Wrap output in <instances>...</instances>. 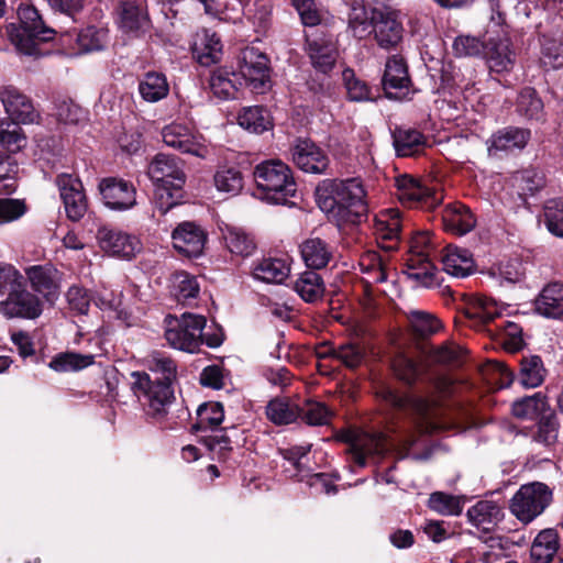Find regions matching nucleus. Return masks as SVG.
I'll return each mask as SVG.
<instances>
[{
  "instance_id": "obj_13",
  "label": "nucleus",
  "mask_w": 563,
  "mask_h": 563,
  "mask_svg": "<svg viewBox=\"0 0 563 563\" xmlns=\"http://www.w3.org/2000/svg\"><path fill=\"white\" fill-rule=\"evenodd\" d=\"M376 395L393 408L417 415L422 419H427L438 404L435 398H426L415 395H399L386 385H379L376 389Z\"/></svg>"
},
{
  "instance_id": "obj_54",
  "label": "nucleus",
  "mask_w": 563,
  "mask_h": 563,
  "mask_svg": "<svg viewBox=\"0 0 563 563\" xmlns=\"http://www.w3.org/2000/svg\"><path fill=\"white\" fill-rule=\"evenodd\" d=\"M25 274L35 291L44 295L45 297H49L56 292L57 286L52 277L49 268L35 265L26 268Z\"/></svg>"
},
{
  "instance_id": "obj_19",
  "label": "nucleus",
  "mask_w": 563,
  "mask_h": 563,
  "mask_svg": "<svg viewBox=\"0 0 563 563\" xmlns=\"http://www.w3.org/2000/svg\"><path fill=\"white\" fill-rule=\"evenodd\" d=\"M147 174L155 185H174V189H181L186 175L174 156L157 154L148 165Z\"/></svg>"
},
{
  "instance_id": "obj_52",
  "label": "nucleus",
  "mask_w": 563,
  "mask_h": 563,
  "mask_svg": "<svg viewBox=\"0 0 563 563\" xmlns=\"http://www.w3.org/2000/svg\"><path fill=\"white\" fill-rule=\"evenodd\" d=\"M363 272L366 275L365 282L367 284H380L388 279L390 268L388 263L378 254H368L361 262Z\"/></svg>"
},
{
  "instance_id": "obj_27",
  "label": "nucleus",
  "mask_w": 563,
  "mask_h": 563,
  "mask_svg": "<svg viewBox=\"0 0 563 563\" xmlns=\"http://www.w3.org/2000/svg\"><path fill=\"white\" fill-rule=\"evenodd\" d=\"M300 253L308 267L321 269L331 261L333 250L327 241L320 238H309L301 243Z\"/></svg>"
},
{
  "instance_id": "obj_31",
  "label": "nucleus",
  "mask_w": 563,
  "mask_h": 563,
  "mask_svg": "<svg viewBox=\"0 0 563 563\" xmlns=\"http://www.w3.org/2000/svg\"><path fill=\"white\" fill-rule=\"evenodd\" d=\"M18 121L0 119V146L9 154H16L27 145V136Z\"/></svg>"
},
{
  "instance_id": "obj_21",
  "label": "nucleus",
  "mask_w": 563,
  "mask_h": 563,
  "mask_svg": "<svg viewBox=\"0 0 563 563\" xmlns=\"http://www.w3.org/2000/svg\"><path fill=\"white\" fill-rule=\"evenodd\" d=\"M530 140V131L518 126H507L496 131L488 140V154L497 156L515 150H522Z\"/></svg>"
},
{
  "instance_id": "obj_4",
  "label": "nucleus",
  "mask_w": 563,
  "mask_h": 563,
  "mask_svg": "<svg viewBox=\"0 0 563 563\" xmlns=\"http://www.w3.org/2000/svg\"><path fill=\"white\" fill-rule=\"evenodd\" d=\"M165 321V338L170 346L189 353L198 351L207 323L203 316L183 313L180 318L167 316Z\"/></svg>"
},
{
  "instance_id": "obj_43",
  "label": "nucleus",
  "mask_w": 563,
  "mask_h": 563,
  "mask_svg": "<svg viewBox=\"0 0 563 563\" xmlns=\"http://www.w3.org/2000/svg\"><path fill=\"white\" fill-rule=\"evenodd\" d=\"M394 146L398 156H412L424 145V136L415 129H396L393 133Z\"/></svg>"
},
{
  "instance_id": "obj_26",
  "label": "nucleus",
  "mask_w": 563,
  "mask_h": 563,
  "mask_svg": "<svg viewBox=\"0 0 563 563\" xmlns=\"http://www.w3.org/2000/svg\"><path fill=\"white\" fill-rule=\"evenodd\" d=\"M443 271L455 277L468 276L474 271V260L466 249L449 245L442 255Z\"/></svg>"
},
{
  "instance_id": "obj_11",
  "label": "nucleus",
  "mask_w": 563,
  "mask_h": 563,
  "mask_svg": "<svg viewBox=\"0 0 563 563\" xmlns=\"http://www.w3.org/2000/svg\"><path fill=\"white\" fill-rule=\"evenodd\" d=\"M0 311L9 319H35L42 313V303L26 289L24 283L9 292L0 302Z\"/></svg>"
},
{
  "instance_id": "obj_1",
  "label": "nucleus",
  "mask_w": 563,
  "mask_h": 563,
  "mask_svg": "<svg viewBox=\"0 0 563 563\" xmlns=\"http://www.w3.org/2000/svg\"><path fill=\"white\" fill-rule=\"evenodd\" d=\"M365 196L357 178L324 179L317 187L320 208L342 223L358 224L367 217Z\"/></svg>"
},
{
  "instance_id": "obj_51",
  "label": "nucleus",
  "mask_w": 563,
  "mask_h": 563,
  "mask_svg": "<svg viewBox=\"0 0 563 563\" xmlns=\"http://www.w3.org/2000/svg\"><path fill=\"white\" fill-rule=\"evenodd\" d=\"M558 435L559 421L554 411H552L540 418L531 437L536 443L550 448L556 443Z\"/></svg>"
},
{
  "instance_id": "obj_18",
  "label": "nucleus",
  "mask_w": 563,
  "mask_h": 563,
  "mask_svg": "<svg viewBox=\"0 0 563 563\" xmlns=\"http://www.w3.org/2000/svg\"><path fill=\"white\" fill-rule=\"evenodd\" d=\"M410 78L405 60L399 56L387 59L383 76V88L389 99L401 100L409 93Z\"/></svg>"
},
{
  "instance_id": "obj_16",
  "label": "nucleus",
  "mask_w": 563,
  "mask_h": 563,
  "mask_svg": "<svg viewBox=\"0 0 563 563\" xmlns=\"http://www.w3.org/2000/svg\"><path fill=\"white\" fill-rule=\"evenodd\" d=\"M99 190L104 205L112 210H129L136 205V189L124 179L104 178L99 184Z\"/></svg>"
},
{
  "instance_id": "obj_45",
  "label": "nucleus",
  "mask_w": 563,
  "mask_h": 563,
  "mask_svg": "<svg viewBox=\"0 0 563 563\" xmlns=\"http://www.w3.org/2000/svg\"><path fill=\"white\" fill-rule=\"evenodd\" d=\"M541 60L553 69L563 67V32L542 36Z\"/></svg>"
},
{
  "instance_id": "obj_36",
  "label": "nucleus",
  "mask_w": 563,
  "mask_h": 563,
  "mask_svg": "<svg viewBox=\"0 0 563 563\" xmlns=\"http://www.w3.org/2000/svg\"><path fill=\"white\" fill-rule=\"evenodd\" d=\"M238 123L243 129L255 134H261L273 128L269 111L258 106L244 108L238 115Z\"/></svg>"
},
{
  "instance_id": "obj_40",
  "label": "nucleus",
  "mask_w": 563,
  "mask_h": 563,
  "mask_svg": "<svg viewBox=\"0 0 563 563\" xmlns=\"http://www.w3.org/2000/svg\"><path fill=\"white\" fill-rule=\"evenodd\" d=\"M559 548L558 533L552 529L541 531L534 539L530 555L533 563H550Z\"/></svg>"
},
{
  "instance_id": "obj_49",
  "label": "nucleus",
  "mask_w": 563,
  "mask_h": 563,
  "mask_svg": "<svg viewBox=\"0 0 563 563\" xmlns=\"http://www.w3.org/2000/svg\"><path fill=\"white\" fill-rule=\"evenodd\" d=\"M544 106L536 89L523 88L517 98V112L529 120H541L544 115Z\"/></svg>"
},
{
  "instance_id": "obj_62",
  "label": "nucleus",
  "mask_w": 563,
  "mask_h": 563,
  "mask_svg": "<svg viewBox=\"0 0 563 563\" xmlns=\"http://www.w3.org/2000/svg\"><path fill=\"white\" fill-rule=\"evenodd\" d=\"M544 221L548 230L555 236L563 238V200L551 199L544 206Z\"/></svg>"
},
{
  "instance_id": "obj_32",
  "label": "nucleus",
  "mask_w": 563,
  "mask_h": 563,
  "mask_svg": "<svg viewBox=\"0 0 563 563\" xmlns=\"http://www.w3.org/2000/svg\"><path fill=\"white\" fill-rule=\"evenodd\" d=\"M511 410L512 415L520 419L542 418L548 412L553 411L547 396L542 393H536L514 401Z\"/></svg>"
},
{
  "instance_id": "obj_55",
  "label": "nucleus",
  "mask_w": 563,
  "mask_h": 563,
  "mask_svg": "<svg viewBox=\"0 0 563 563\" xmlns=\"http://www.w3.org/2000/svg\"><path fill=\"white\" fill-rule=\"evenodd\" d=\"M520 364V382L525 387L534 388L542 384L545 369L540 356L523 357Z\"/></svg>"
},
{
  "instance_id": "obj_41",
  "label": "nucleus",
  "mask_w": 563,
  "mask_h": 563,
  "mask_svg": "<svg viewBox=\"0 0 563 563\" xmlns=\"http://www.w3.org/2000/svg\"><path fill=\"white\" fill-rule=\"evenodd\" d=\"M194 54L199 64L209 66L220 60L222 54V45L220 38L213 33L203 34L194 44Z\"/></svg>"
},
{
  "instance_id": "obj_9",
  "label": "nucleus",
  "mask_w": 563,
  "mask_h": 563,
  "mask_svg": "<svg viewBox=\"0 0 563 563\" xmlns=\"http://www.w3.org/2000/svg\"><path fill=\"white\" fill-rule=\"evenodd\" d=\"M0 101L9 120L22 124L38 123L40 112L32 100L13 85L0 86Z\"/></svg>"
},
{
  "instance_id": "obj_35",
  "label": "nucleus",
  "mask_w": 563,
  "mask_h": 563,
  "mask_svg": "<svg viewBox=\"0 0 563 563\" xmlns=\"http://www.w3.org/2000/svg\"><path fill=\"white\" fill-rule=\"evenodd\" d=\"M464 313L474 322V325H479L487 324L499 318L501 309L492 299L475 297L466 305Z\"/></svg>"
},
{
  "instance_id": "obj_17",
  "label": "nucleus",
  "mask_w": 563,
  "mask_h": 563,
  "mask_svg": "<svg viewBox=\"0 0 563 563\" xmlns=\"http://www.w3.org/2000/svg\"><path fill=\"white\" fill-rule=\"evenodd\" d=\"M162 137L164 143L181 153L206 157L208 147L200 137L192 134L189 128L180 123H170L163 128Z\"/></svg>"
},
{
  "instance_id": "obj_56",
  "label": "nucleus",
  "mask_w": 563,
  "mask_h": 563,
  "mask_svg": "<svg viewBox=\"0 0 563 563\" xmlns=\"http://www.w3.org/2000/svg\"><path fill=\"white\" fill-rule=\"evenodd\" d=\"M333 412L322 402L306 400L300 406L299 418L309 426H325L332 419Z\"/></svg>"
},
{
  "instance_id": "obj_64",
  "label": "nucleus",
  "mask_w": 563,
  "mask_h": 563,
  "mask_svg": "<svg viewBox=\"0 0 563 563\" xmlns=\"http://www.w3.org/2000/svg\"><path fill=\"white\" fill-rule=\"evenodd\" d=\"M173 294L178 301L196 298L199 294V285L194 276L179 273L174 278Z\"/></svg>"
},
{
  "instance_id": "obj_47",
  "label": "nucleus",
  "mask_w": 563,
  "mask_h": 563,
  "mask_svg": "<svg viewBox=\"0 0 563 563\" xmlns=\"http://www.w3.org/2000/svg\"><path fill=\"white\" fill-rule=\"evenodd\" d=\"M93 361L95 356L91 354L63 352L51 360L48 367L58 373L77 372L90 366Z\"/></svg>"
},
{
  "instance_id": "obj_20",
  "label": "nucleus",
  "mask_w": 563,
  "mask_h": 563,
  "mask_svg": "<svg viewBox=\"0 0 563 563\" xmlns=\"http://www.w3.org/2000/svg\"><path fill=\"white\" fill-rule=\"evenodd\" d=\"M97 239L106 253L122 258L133 257L141 249V243L135 236L109 228H100Z\"/></svg>"
},
{
  "instance_id": "obj_10",
  "label": "nucleus",
  "mask_w": 563,
  "mask_h": 563,
  "mask_svg": "<svg viewBox=\"0 0 563 563\" xmlns=\"http://www.w3.org/2000/svg\"><path fill=\"white\" fill-rule=\"evenodd\" d=\"M373 19V35L376 44L384 49L395 48L404 35V26L398 13L390 8L374 7Z\"/></svg>"
},
{
  "instance_id": "obj_46",
  "label": "nucleus",
  "mask_w": 563,
  "mask_h": 563,
  "mask_svg": "<svg viewBox=\"0 0 563 563\" xmlns=\"http://www.w3.org/2000/svg\"><path fill=\"white\" fill-rule=\"evenodd\" d=\"M253 274L265 283L279 284L287 278L289 266L280 258H264L255 265Z\"/></svg>"
},
{
  "instance_id": "obj_39",
  "label": "nucleus",
  "mask_w": 563,
  "mask_h": 563,
  "mask_svg": "<svg viewBox=\"0 0 563 563\" xmlns=\"http://www.w3.org/2000/svg\"><path fill=\"white\" fill-rule=\"evenodd\" d=\"M222 238L227 249L235 255L250 256L256 247L254 239L241 228L225 224Z\"/></svg>"
},
{
  "instance_id": "obj_61",
  "label": "nucleus",
  "mask_w": 563,
  "mask_h": 563,
  "mask_svg": "<svg viewBox=\"0 0 563 563\" xmlns=\"http://www.w3.org/2000/svg\"><path fill=\"white\" fill-rule=\"evenodd\" d=\"M147 367L151 372L161 374L162 382H174L177 375V365L170 357L159 353L153 352L147 357Z\"/></svg>"
},
{
  "instance_id": "obj_8",
  "label": "nucleus",
  "mask_w": 563,
  "mask_h": 563,
  "mask_svg": "<svg viewBox=\"0 0 563 563\" xmlns=\"http://www.w3.org/2000/svg\"><path fill=\"white\" fill-rule=\"evenodd\" d=\"M292 163L308 174H327L330 158L327 152L307 137H297L290 145Z\"/></svg>"
},
{
  "instance_id": "obj_30",
  "label": "nucleus",
  "mask_w": 563,
  "mask_h": 563,
  "mask_svg": "<svg viewBox=\"0 0 563 563\" xmlns=\"http://www.w3.org/2000/svg\"><path fill=\"white\" fill-rule=\"evenodd\" d=\"M536 310L547 318H560L563 314V285L545 286L536 300Z\"/></svg>"
},
{
  "instance_id": "obj_12",
  "label": "nucleus",
  "mask_w": 563,
  "mask_h": 563,
  "mask_svg": "<svg viewBox=\"0 0 563 563\" xmlns=\"http://www.w3.org/2000/svg\"><path fill=\"white\" fill-rule=\"evenodd\" d=\"M67 218L79 221L88 210V202L81 181L69 175H59L56 179Z\"/></svg>"
},
{
  "instance_id": "obj_44",
  "label": "nucleus",
  "mask_w": 563,
  "mask_h": 563,
  "mask_svg": "<svg viewBox=\"0 0 563 563\" xmlns=\"http://www.w3.org/2000/svg\"><path fill=\"white\" fill-rule=\"evenodd\" d=\"M374 8L354 5L349 14V31L358 40H363L373 34L374 30Z\"/></svg>"
},
{
  "instance_id": "obj_22",
  "label": "nucleus",
  "mask_w": 563,
  "mask_h": 563,
  "mask_svg": "<svg viewBox=\"0 0 563 563\" xmlns=\"http://www.w3.org/2000/svg\"><path fill=\"white\" fill-rule=\"evenodd\" d=\"M400 229V213L396 209L383 211L375 218L374 231L383 250L394 251L398 247Z\"/></svg>"
},
{
  "instance_id": "obj_59",
  "label": "nucleus",
  "mask_w": 563,
  "mask_h": 563,
  "mask_svg": "<svg viewBox=\"0 0 563 563\" xmlns=\"http://www.w3.org/2000/svg\"><path fill=\"white\" fill-rule=\"evenodd\" d=\"M119 16L120 27L128 33H136L146 22L141 10L132 2L121 3Z\"/></svg>"
},
{
  "instance_id": "obj_38",
  "label": "nucleus",
  "mask_w": 563,
  "mask_h": 563,
  "mask_svg": "<svg viewBox=\"0 0 563 563\" xmlns=\"http://www.w3.org/2000/svg\"><path fill=\"white\" fill-rule=\"evenodd\" d=\"M435 267L427 256L409 255L407 258V277L418 286L431 287L435 284Z\"/></svg>"
},
{
  "instance_id": "obj_53",
  "label": "nucleus",
  "mask_w": 563,
  "mask_h": 563,
  "mask_svg": "<svg viewBox=\"0 0 563 563\" xmlns=\"http://www.w3.org/2000/svg\"><path fill=\"white\" fill-rule=\"evenodd\" d=\"M213 181L219 191L230 195H236L243 188V176L235 167H220L214 174Z\"/></svg>"
},
{
  "instance_id": "obj_7",
  "label": "nucleus",
  "mask_w": 563,
  "mask_h": 563,
  "mask_svg": "<svg viewBox=\"0 0 563 563\" xmlns=\"http://www.w3.org/2000/svg\"><path fill=\"white\" fill-rule=\"evenodd\" d=\"M239 73L245 85L255 93L271 89V66L267 55L255 47H245L238 58Z\"/></svg>"
},
{
  "instance_id": "obj_6",
  "label": "nucleus",
  "mask_w": 563,
  "mask_h": 563,
  "mask_svg": "<svg viewBox=\"0 0 563 563\" xmlns=\"http://www.w3.org/2000/svg\"><path fill=\"white\" fill-rule=\"evenodd\" d=\"M132 376L135 378L134 393L143 397L147 413L153 418L162 419L174 400L172 382L151 380L148 374L141 372H134Z\"/></svg>"
},
{
  "instance_id": "obj_63",
  "label": "nucleus",
  "mask_w": 563,
  "mask_h": 563,
  "mask_svg": "<svg viewBox=\"0 0 563 563\" xmlns=\"http://www.w3.org/2000/svg\"><path fill=\"white\" fill-rule=\"evenodd\" d=\"M198 428H216L224 419V410L220 402H206L199 406L197 410Z\"/></svg>"
},
{
  "instance_id": "obj_24",
  "label": "nucleus",
  "mask_w": 563,
  "mask_h": 563,
  "mask_svg": "<svg viewBox=\"0 0 563 563\" xmlns=\"http://www.w3.org/2000/svg\"><path fill=\"white\" fill-rule=\"evenodd\" d=\"M389 448V440L383 433H362L352 443V456L360 466L366 465L368 456H383Z\"/></svg>"
},
{
  "instance_id": "obj_28",
  "label": "nucleus",
  "mask_w": 563,
  "mask_h": 563,
  "mask_svg": "<svg viewBox=\"0 0 563 563\" xmlns=\"http://www.w3.org/2000/svg\"><path fill=\"white\" fill-rule=\"evenodd\" d=\"M486 58L490 71L507 73L512 69L516 55L509 40L504 38L487 44Z\"/></svg>"
},
{
  "instance_id": "obj_5",
  "label": "nucleus",
  "mask_w": 563,
  "mask_h": 563,
  "mask_svg": "<svg viewBox=\"0 0 563 563\" xmlns=\"http://www.w3.org/2000/svg\"><path fill=\"white\" fill-rule=\"evenodd\" d=\"M552 501L548 485L533 482L521 485L509 503L510 512L523 525L539 517Z\"/></svg>"
},
{
  "instance_id": "obj_14",
  "label": "nucleus",
  "mask_w": 563,
  "mask_h": 563,
  "mask_svg": "<svg viewBox=\"0 0 563 563\" xmlns=\"http://www.w3.org/2000/svg\"><path fill=\"white\" fill-rule=\"evenodd\" d=\"M207 238V232L200 225L190 221L179 223L172 233L175 250L187 257L202 255Z\"/></svg>"
},
{
  "instance_id": "obj_57",
  "label": "nucleus",
  "mask_w": 563,
  "mask_h": 563,
  "mask_svg": "<svg viewBox=\"0 0 563 563\" xmlns=\"http://www.w3.org/2000/svg\"><path fill=\"white\" fill-rule=\"evenodd\" d=\"M183 198V188L174 189V185H155L153 205L163 216L176 207Z\"/></svg>"
},
{
  "instance_id": "obj_29",
  "label": "nucleus",
  "mask_w": 563,
  "mask_h": 563,
  "mask_svg": "<svg viewBox=\"0 0 563 563\" xmlns=\"http://www.w3.org/2000/svg\"><path fill=\"white\" fill-rule=\"evenodd\" d=\"M443 224L448 231L464 235L475 228L476 218L466 206L454 203L446 208Z\"/></svg>"
},
{
  "instance_id": "obj_48",
  "label": "nucleus",
  "mask_w": 563,
  "mask_h": 563,
  "mask_svg": "<svg viewBox=\"0 0 563 563\" xmlns=\"http://www.w3.org/2000/svg\"><path fill=\"white\" fill-rule=\"evenodd\" d=\"M413 333L419 338H428L441 329V322L430 312L411 309L406 312Z\"/></svg>"
},
{
  "instance_id": "obj_58",
  "label": "nucleus",
  "mask_w": 563,
  "mask_h": 563,
  "mask_svg": "<svg viewBox=\"0 0 563 563\" xmlns=\"http://www.w3.org/2000/svg\"><path fill=\"white\" fill-rule=\"evenodd\" d=\"M429 507L443 516H457L462 512L463 501L460 497L442 492L430 495Z\"/></svg>"
},
{
  "instance_id": "obj_3",
  "label": "nucleus",
  "mask_w": 563,
  "mask_h": 563,
  "mask_svg": "<svg viewBox=\"0 0 563 563\" xmlns=\"http://www.w3.org/2000/svg\"><path fill=\"white\" fill-rule=\"evenodd\" d=\"M20 25H7V35L20 53L38 55V42L53 38L55 31L44 25L38 11L30 4H20L18 8Z\"/></svg>"
},
{
  "instance_id": "obj_15",
  "label": "nucleus",
  "mask_w": 563,
  "mask_h": 563,
  "mask_svg": "<svg viewBox=\"0 0 563 563\" xmlns=\"http://www.w3.org/2000/svg\"><path fill=\"white\" fill-rule=\"evenodd\" d=\"M396 187L399 200L409 207L431 209L441 201V197H438L433 189L423 186L409 175L397 177Z\"/></svg>"
},
{
  "instance_id": "obj_25",
  "label": "nucleus",
  "mask_w": 563,
  "mask_h": 563,
  "mask_svg": "<svg viewBox=\"0 0 563 563\" xmlns=\"http://www.w3.org/2000/svg\"><path fill=\"white\" fill-rule=\"evenodd\" d=\"M306 38L312 65L322 73L329 71L335 62V49L332 38L320 37L317 32L307 34Z\"/></svg>"
},
{
  "instance_id": "obj_42",
  "label": "nucleus",
  "mask_w": 563,
  "mask_h": 563,
  "mask_svg": "<svg viewBox=\"0 0 563 563\" xmlns=\"http://www.w3.org/2000/svg\"><path fill=\"white\" fill-rule=\"evenodd\" d=\"M300 405L287 398H275L266 407V416L273 423L283 426L295 422L299 418Z\"/></svg>"
},
{
  "instance_id": "obj_34",
  "label": "nucleus",
  "mask_w": 563,
  "mask_h": 563,
  "mask_svg": "<svg viewBox=\"0 0 563 563\" xmlns=\"http://www.w3.org/2000/svg\"><path fill=\"white\" fill-rule=\"evenodd\" d=\"M139 92L146 102H158L169 93V84L162 73L148 71L139 81Z\"/></svg>"
},
{
  "instance_id": "obj_23",
  "label": "nucleus",
  "mask_w": 563,
  "mask_h": 563,
  "mask_svg": "<svg viewBox=\"0 0 563 563\" xmlns=\"http://www.w3.org/2000/svg\"><path fill=\"white\" fill-rule=\"evenodd\" d=\"M471 525L484 532L493 531L505 517L503 507L494 500H479L466 512Z\"/></svg>"
},
{
  "instance_id": "obj_2",
  "label": "nucleus",
  "mask_w": 563,
  "mask_h": 563,
  "mask_svg": "<svg viewBox=\"0 0 563 563\" xmlns=\"http://www.w3.org/2000/svg\"><path fill=\"white\" fill-rule=\"evenodd\" d=\"M262 198L276 205H285L297 191L290 167L279 159L265 161L253 172Z\"/></svg>"
},
{
  "instance_id": "obj_60",
  "label": "nucleus",
  "mask_w": 563,
  "mask_h": 563,
  "mask_svg": "<svg viewBox=\"0 0 563 563\" xmlns=\"http://www.w3.org/2000/svg\"><path fill=\"white\" fill-rule=\"evenodd\" d=\"M342 78L350 100L360 102L368 101L372 99L371 88L364 80L355 76L353 69H344L342 73Z\"/></svg>"
},
{
  "instance_id": "obj_50",
  "label": "nucleus",
  "mask_w": 563,
  "mask_h": 563,
  "mask_svg": "<svg viewBox=\"0 0 563 563\" xmlns=\"http://www.w3.org/2000/svg\"><path fill=\"white\" fill-rule=\"evenodd\" d=\"M77 44L81 52H97L103 49L109 42L108 30L104 27L87 26L77 34Z\"/></svg>"
},
{
  "instance_id": "obj_33",
  "label": "nucleus",
  "mask_w": 563,
  "mask_h": 563,
  "mask_svg": "<svg viewBox=\"0 0 563 563\" xmlns=\"http://www.w3.org/2000/svg\"><path fill=\"white\" fill-rule=\"evenodd\" d=\"M240 86L238 74L227 68L213 70L209 78V87L212 93L222 100L235 98Z\"/></svg>"
},
{
  "instance_id": "obj_37",
  "label": "nucleus",
  "mask_w": 563,
  "mask_h": 563,
  "mask_svg": "<svg viewBox=\"0 0 563 563\" xmlns=\"http://www.w3.org/2000/svg\"><path fill=\"white\" fill-rule=\"evenodd\" d=\"M294 290L306 301L316 302L323 297L325 286L322 277L314 271L301 273L294 283Z\"/></svg>"
}]
</instances>
